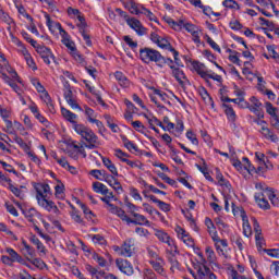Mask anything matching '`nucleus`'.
<instances>
[{"instance_id":"61","label":"nucleus","mask_w":279,"mask_h":279,"mask_svg":"<svg viewBox=\"0 0 279 279\" xmlns=\"http://www.w3.org/2000/svg\"><path fill=\"white\" fill-rule=\"evenodd\" d=\"M242 162H243L242 165L244 167V171L252 173V171L255 170L254 166H252V162H250V159L247 157H243Z\"/></svg>"},{"instance_id":"44","label":"nucleus","mask_w":279,"mask_h":279,"mask_svg":"<svg viewBox=\"0 0 279 279\" xmlns=\"http://www.w3.org/2000/svg\"><path fill=\"white\" fill-rule=\"evenodd\" d=\"M15 8L19 14H21V16H24V19H27L29 23H34V17H32V15L28 14L27 10H25V7H23L21 3H15Z\"/></svg>"},{"instance_id":"10","label":"nucleus","mask_w":279,"mask_h":279,"mask_svg":"<svg viewBox=\"0 0 279 279\" xmlns=\"http://www.w3.org/2000/svg\"><path fill=\"white\" fill-rule=\"evenodd\" d=\"M166 64H168V66L171 69V75L172 77H174L180 86H186V84H189V78H186L184 70L173 65V63L171 62H168Z\"/></svg>"},{"instance_id":"59","label":"nucleus","mask_w":279,"mask_h":279,"mask_svg":"<svg viewBox=\"0 0 279 279\" xmlns=\"http://www.w3.org/2000/svg\"><path fill=\"white\" fill-rule=\"evenodd\" d=\"M93 260L98 263L99 267H106V265H108V262L106 260V258H104L101 255L97 253L93 254Z\"/></svg>"},{"instance_id":"48","label":"nucleus","mask_w":279,"mask_h":279,"mask_svg":"<svg viewBox=\"0 0 279 279\" xmlns=\"http://www.w3.org/2000/svg\"><path fill=\"white\" fill-rule=\"evenodd\" d=\"M153 90H154V95H156L158 97V99H160V101H162L163 104H168V105L171 104L169 101V96L167 95V93L158 90L156 88H153Z\"/></svg>"},{"instance_id":"11","label":"nucleus","mask_w":279,"mask_h":279,"mask_svg":"<svg viewBox=\"0 0 279 279\" xmlns=\"http://www.w3.org/2000/svg\"><path fill=\"white\" fill-rule=\"evenodd\" d=\"M178 255H180V251L178 250V245L171 246L166 250V256L168 262L171 265V271H175V269H180V262H178Z\"/></svg>"},{"instance_id":"32","label":"nucleus","mask_w":279,"mask_h":279,"mask_svg":"<svg viewBox=\"0 0 279 279\" xmlns=\"http://www.w3.org/2000/svg\"><path fill=\"white\" fill-rule=\"evenodd\" d=\"M41 95V99L46 104L49 112H51V114H54L56 112V107L53 106V100H51V96H49V93H47L46 89H44V92H40Z\"/></svg>"},{"instance_id":"40","label":"nucleus","mask_w":279,"mask_h":279,"mask_svg":"<svg viewBox=\"0 0 279 279\" xmlns=\"http://www.w3.org/2000/svg\"><path fill=\"white\" fill-rule=\"evenodd\" d=\"M122 143H123L124 147L129 151H131V154H136V151H138V146H136V144H134V142L130 141L128 137L123 136Z\"/></svg>"},{"instance_id":"18","label":"nucleus","mask_w":279,"mask_h":279,"mask_svg":"<svg viewBox=\"0 0 279 279\" xmlns=\"http://www.w3.org/2000/svg\"><path fill=\"white\" fill-rule=\"evenodd\" d=\"M0 62L3 64H0V66L3 69L4 72H7L13 80H16L17 82H21V77L19 76V73H16V70L11 68L10 63H8V59H5V54L0 51Z\"/></svg>"},{"instance_id":"35","label":"nucleus","mask_w":279,"mask_h":279,"mask_svg":"<svg viewBox=\"0 0 279 279\" xmlns=\"http://www.w3.org/2000/svg\"><path fill=\"white\" fill-rule=\"evenodd\" d=\"M143 117L148 121L149 128H156V125H158V128H161V130L167 131V129H165V124H162L158 118L154 116H147V113H144Z\"/></svg>"},{"instance_id":"25","label":"nucleus","mask_w":279,"mask_h":279,"mask_svg":"<svg viewBox=\"0 0 279 279\" xmlns=\"http://www.w3.org/2000/svg\"><path fill=\"white\" fill-rule=\"evenodd\" d=\"M11 40H12L13 45H16L17 53H21V56H23V58H26L27 56L31 54L29 50H27V48L25 47L23 41H21V39H19L16 36H14V34H11Z\"/></svg>"},{"instance_id":"43","label":"nucleus","mask_w":279,"mask_h":279,"mask_svg":"<svg viewBox=\"0 0 279 279\" xmlns=\"http://www.w3.org/2000/svg\"><path fill=\"white\" fill-rule=\"evenodd\" d=\"M72 129L74 130V132H76L78 134V136H81V138H84L87 130H89L90 128L86 126L85 124L83 123H77L72 126Z\"/></svg>"},{"instance_id":"8","label":"nucleus","mask_w":279,"mask_h":279,"mask_svg":"<svg viewBox=\"0 0 279 279\" xmlns=\"http://www.w3.org/2000/svg\"><path fill=\"white\" fill-rule=\"evenodd\" d=\"M102 195H105V197H100V199L106 204L107 210L111 213V215H117V217H119L123 209L110 203L114 199V194L108 190L107 193Z\"/></svg>"},{"instance_id":"5","label":"nucleus","mask_w":279,"mask_h":279,"mask_svg":"<svg viewBox=\"0 0 279 279\" xmlns=\"http://www.w3.org/2000/svg\"><path fill=\"white\" fill-rule=\"evenodd\" d=\"M113 250L117 252V254H119V256H124V258H132L136 250L134 239H126L121 246H114Z\"/></svg>"},{"instance_id":"23","label":"nucleus","mask_w":279,"mask_h":279,"mask_svg":"<svg viewBox=\"0 0 279 279\" xmlns=\"http://www.w3.org/2000/svg\"><path fill=\"white\" fill-rule=\"evenodd\" d=\"M254 197L257 206H259L263 210H269V208H271V206L269 205V201H267V198L265 197L264 192H256Z\"/></svg>"},{"instance_id":"3","label":"nucleus","mask_w":279,"mask_h":279,"mask_svg":"<svg viewBox=\"0 0 279 279\" xmlns=\"http://www.w3.org/2000/svg\"><path fill=\"white\" fill-rule=\"evenodd\" d=\"M61 38L62 45H64L66 49L70 50L72 57L76 59L77 62H84V58L82 57V54H80L77 48L75 47V41L71 40V35H69L66 31L61 32Z\"/></svg>"},{"instance_id":"31","label":"nucleus","mask_w":279,"mask_h":279,"mask_svg":"<svg viewBox=\"0 0 279 279\" xmlns=\"http://www.w3.org/2000/svg\"><path fill=\"white\" fill-rule=\"evenodd\" d=\"M101 160H102L104 167H106V169H108V171H110L111 175H114V177L119 175V170L117 169V166L114 165V162H112V160H110V158L101 157Z\"/></svg>"},{"instance_id":"16","label":"nucleus","mask_w":279,"mask_h":279,"mask_svg":"<svg viewBox=\"0 0 279 279\" xmlns=\"http://www.w3.org/2000/svg\"><path fill=\"white\" fill-rule=\"evenodd\" d=\"M155 236L160 241V243L168 245L169 248L177 245L175 240H173L165 230L155 229Z\"/></svg>"},{"instance_id":"20","label":"nucleus","mask_w":279,"mask_h":279,"mask_svg":"<svg viewBox=\"0 0 279 279\" xmlns=\"http://www.w3.org/2000/svg\"><path fill=\"white\" fill-rule=\"evenodd\" d=\"M216 252L219 256H222L223 258H228V240L218 238V241H214Z\"/></svg>"},{"instance_id":"60","label":"nucleus","mask_w":279,"mask_h":279,"mask_svg":"<svg viewBox=\"0 0 279 279\" xmlns=\"http://www.w3.org/2000/svg\"><path fill=\"white\" fill-rule=\"evenodd\" d=\"M13 141L21 147V149H24L25 151H29V145L25 143L21 137L17 135L14 136Z\"/></svg>"},{"instance_id":"42","label":"nucleus","mask_w":279,"mask_h":279,"mask_svg":"<svg viewBox=\"0 0 279 279\" xmlns=\"http://www.w3.org/2000/svg\"><path fill=\"white\" fill-rule=\"evenodd\" d=\"M7 254H9V258H11L12 263H23V257L14 251V248L8 247L5 250Z\"/></svg>"},{"instance_id":"26","label":"nucleus","mask_w":279,"mask_h":279,"mask_svg":"<svg viewBox=\"0 0 279 279\" xmlns=\"http://www.w3.org/2000/svg\"><path fill=\"white\" fill-rule=\"evenodd\" d=\"M45 19H46V25L52 34L56 33V29L59 31L60 36H61L62 32H65L64 28H62V24L52 21L51 16H49V14H46Z\"/></svg>"},{"instance_id":"19","label":"nucleus","mask_w":279,"mask_h":279,"mask_svg":"<svg viewBox=\"0 0 279 279\" xmlns=\"http://www.w3.org/2000/svg\"><path fill=\"white\" fill-rule=\"evenodd\" d=\"M116 265L122 274H125V276H132V274H134V267L128 259L118 258L116 259Z\"/></svg>"},{"instance_id":"63","label":"nucleus","mask_w":279,"mask_h":279,"mask_svg":"<svg viewBox=\"0 0 279 279\" xmlns=\"http://www.w3.org/2000/svg\"><path fill=\"white\" fill-rule=\"evenodd\" d=\"M278 109L276 107H274V105L271 102H266V112L268 114H270V117L276 118L278 117V114L276 113Z\"/></svg>"},{"instance_id":"53","label":"nucleus","mask_w":279,"mask_h":279,"mask_svg":"<svg viewBox=\"0 0 279 279\" xmlns=\"http://www.w3.org/2000/svg\"><path fill=\"white\" fill-rule=\"evenodd\" d=\"M114 156H116V158L121 160V162H126L130 158V155L128 153H124L120 148L114 150Z\"/></svg>"},{"instance_id":"24","label":"nucleus","mask_w":279,"mask_h":279,"mask_svg":"<svg viewBox=\"0 0 279 279\" xmlns=\"http://www.w3.org/2000/svg\"><path fill=\"white\" fill-rule=\"evenodd\" d=\"M105 182H107V184H109V186H111L112 190L116 191L117 193H123V186L121 185V182H119V180H117V178L113 174L106 175Z\"/></svg>"},{"instance_id":"38","label":"nucleus","mask_w":279,"mask_h":279,"mask_svg":"<svg viewBox=\"0 0 279 279\" xmlns=\"http://www.w3.org/2000/svg\"><path fill=\"white\" fill-rule=\"evenodd\" d=\"M206 260L209 265H217V254H215V250L210 246L205 247Z\"/></svg>"},{"instance_id":"45","label":"nucleus","mask_w":279,"mask_h":279,"mask_svg":"<svg viewBox=\"0 0 279 279\" xmlns=\"http://www.w3.org/2000/svg\"><path fill=\"white\" fill-rule=\"evenodd\" d=\"M93 189L95 193H100V195H107L108 193V186H106L104 183L95 182L93 183Z\"/></svg>"},{"instance_id":"46","label":"nucleus","mask_w":279,"mask_h":279,"mask_svg":"<svg viewBox=\"0 0 279 279\" xmlns=\"http://www.w3.org/2000/svg\"><path fill=\"white\" fill-rule=\"evenodd\" d=\"M243 221V234L244 236H246L247 239H250V236H252V226H250V220L247 219V217H243L242 219Z\"/></svg>"},{"instance_id":"64","label":"nucleus","mask_w":279,"mask_h":279,"mask_svg":"<svg viewBox=\"0 0 279 279\" xmlns=\"http://www.w3.org/2000/svg\"><path fill=\"white\" fill-rule=\"evenodd\" d=\"M156 272L151 269H144L143 271V279H157Z\"/></svg>"},{"instance_id":"41","label":"nucleus","mask_w":279,"mask_h":279,"mask_svg":"<svg viewBox=\"0 0 279 279\" xmlns=\"http://www.w3.org/2000/svg\"><path fill=\"white\" fill-rule=\"evenodd\" d=\"M54 197H57V199H64V197H66V194H64V183L59 181L54 186Z\"/></svg>"},{"instance_id":"39","label":"nucleus","mask_w":279,"mask_h":279,"mask_svg":"<svg viewBox=\"0 0 279 279\" xmlns=\"http://www.w3.org/2000/svg\"><path fill=\"white\" fill-rule=\"evenodd\" d=\"M222 107L225 108V113L227 114L228 121L234 123V121H236V112L234 109L226 104H223Z\"/></svg>"},{"instance_id":"30","label":"nucleus","mask_w":279,"mask_h":279,"mask_svg":"<svg viewBox=\"0 0 279 279\" xmlns=\"http://www.w3.org/2000/svg\"><path fill=\"white\" fill-rule=\"evenodd\" d=\"M0 19H1L2 23H5L7 29L11 35L13 27H16V23L14 22V20L12 17H10V15L8 13H5V11H0Z\"/></svg>"},{"instance_id":"36","label":"nucleus","mask_w":279,"mask_h":279,"mask_svg":"<svg viewBox=\"0 0 279 279\" xmlns=\"http://www.w3.org/2000/svg\"><path fill=\"white\" fill-rule=\"evenodd\" d=\"M114 77H116L118 84L120 86H122V88H129L130 80H128V76H125V74H123V72L117 71L114 73Z\"/></svg>"},{"instance_id":"12","label":"nucleus","mask_w":279,"mask_h":279,"mask_svg":"<svg viewBox=\"0 0 279 279\" xmlns=\"http://www.w3.org/2000/svg\"><path fill=\"white\" fill-rule=\"evenodd\" d=\"M126 24L135 32V34H137V36H147V28L143 26V23H141L138 19L129 17Z\"/></svg>"},{"instance_id":"6","label":"nucleus","mask_w":279,"mask_h":279,"mask_svg":"<svg viewBox=\"0 0 279 279\" xmlns=\"http://www.w3.org/2000/svg\"><path fill=\"white\" fill-rule=\"evenodd\" d=\"M118 217L128 225L134 223V226H149V220H147V217L138 213L133 214L134 219H132L128 216V214H125V210L122 209V213Z\"/></svg>"},{"instance_id":"17","label":"nucleus","mask_w":279,"mask_h":279,"mask_svg":"<svg viewBox=\"0 0 279 279\" xmlns=\"http://www.w3.org/2000/svg\"><path fill=\"white\" fill-rule=\"evenodd\" d=\"M192 68L193 70L204 80L205 82H208V73H211V70H208L206 68V64L199 62V61H192Z\"/></svg>"},{"instance_id":"62","label":"nucleus","mask_w":279,"mask_h":279,"mask_svg":"<svg viewBox=\"0 0 279 279\" xmlns=\"http://www.w3.org/2000/svg\"><path fill=\"white\" fill-rule=\"evenodd\" d=\"M125 163H126L128 167H130L131 169H143V162H141L140 160H130V159H126Z\"/></svg>"},{"instance_id":"2","label":"nucleus","mask_w":279,"mask_h":279,"mask_svg":"<svg viewBox=\"0 0 279 279\" xmlns=\"http://www.w3.org/2000/svg\"><path fill=\"white\" fill-rule=\"evenodd\" d=\"M140 59L142 60V62H144V64L155 62V64H157L159 69H163L165 64H168V62H170V64H173V60L171 58H165L160 53V51L149 47L140 49Z\"/></svg>"},{"instance_id":"21","label":"nucleus","mask_w":279,"mask_h":279,"mask_svg":"<svg viewBox=\"0 0 279 279\" xmlns=\"http://www.w3.org/2000/svg\"><path fill=\"white\" fill-rule=\"evenodd\" d=\"M23 215L25 216V218L27 219V221H29L31 223H33V226H35L36 230H40L36 223H38V218L40 217V214L37 213L36 209L34 208H29L23 211Z\"/></svg>"},{"instance_id":"57","label":"nucleus","mask_w":279,"mask_h":279,"mask_svg":"<svg viewBox=\"0 0 279 279\" xmlns=\"http://www.w3.org/2000/svg\"><path fill=\"white\" fill-rule=\"evenodd\" d=\"M232 213L234 217H241L242 219L243 217H247V215H245V210H243V207H238L234 205V203H232Z\"/></svg>"},{"instance_id":"58","label":"nucleus","mask_w":279,"mask_h":279,"mask_svg":"<svg viewBox=\"0 0 279 279\" xmlns=\"http://www.w3.org/2000/svg\"><path fill=\"white\" fill-rule=\"evenodd\" d=\"M255 242H256L257 250L260 252V250H263V247H265V245H266L265 238L263 236V233L255 234Z\"/></svg>"},{"instance_id":"15","label":"nucleus","mask_w":279,"mask_h":279,"mask_svg":"<svg viewBox=\"0 0 279 279\" xmlns=\"http://www.w3.org/2000/svg\"><path fill=\"white\" fill-rule=\"evenodd\" d=\"M35 48L37 53L44 60L45 64H51V60L56 62V56H53V52L51 51V49H49L46 46H37Z\"/></svg>"},{"instance_id":"55","label":"nucleus","mask_w":279,"mask_h":279,"mask_svg":"<svg viewBox=\"0 0 279 279\" xmlns=\"http://www.w3.org/2000/svg\"><path fill=\"white\" fill-rule=\"evenodd\" d=\"M146 252L149 258H153V260H158V258H161L160 256H158V248L156 246H148L146 248Z\"/></svg>"},{"instance_id":"56","label":"nucleus","mask_w":279,"mask_h":279,"mask_svg":"<svg viewBox=\"0 0 279 279\" xmlns=\"http://www.w3.org/2000/svg\"><path fill=\"white\" fill-rule=\"evenodd\" d=\"M222 5L229 8V10H241V5L234 0H225Z\"/></svg>"},{"instance_id":"1","label":"nucleus","mask_w":279,"mask_h":279,"mask_svg":"<svg viewBox=\"0 0 279 279\" xmlns=\"http://www.w3.org/2000/svg\"><path fill=\"white\" fill-rule=\"evenodd\" d=\"M36 191V199L38 206L47 210L48 213H53L54 215H60V209L53 201L49 199L51 195V186L47 183H34L33 184Z\"/></svg>"},{"instance_id":"34","label":"nucleus","mask_w":279,"mask_h":279,"mask_svg":"<svg viewBox=\"0 0 279 279\" xmlns=\"http://www.w3.org/2000/svg\"><path fill=\"white\" fill-rule=\"evenodd\" d=\"M266 49H267L268 53H265L264 58H266V60L271 59L276 62H279V53H278V51H276V46L269 45V46H266Z\"/></svg>"},{"instance_id":"29","label":"nucleus","mask_w":279,"mask_h":279,"mask_svg":"<svg viewBox=\"0 0 279 279\" xmlns=\"http://www.w3.org/2000/svg\"><path fill=\"white\" fill-rule=\"evenodd\" d=\"M61 114L65 121L72 124V128L77 124V114L73 113V111L61 107Z\"/></svg>"},{"instance_id":"28","label":"nucleus","mask_w":279,"mask_h":279,"mask_svg":"<svg viewBox=\"0 0 279 279\" xmlns=\"http://www.w3.org/2000/svg\"><path fill=\"white\" fill-rule=\"evenodd\" d=\"M149 264L151 265L154 271L159 274V276H165V259L162 257L158 259H150Z\"/></svg>"},{"instance_id":"37","label":"nucleus","mask_w":279,"mask_h":279,"mask_svg":"<svg viewBox=\"0 0 279 279\" xmlns=\"http://www.w3.org/2000/svg\"><path fill=\"white\" fill-rule=\"evenodd\" d=\"M125 8L126 10H129V12H131V14H135L136 16L141 14L140 4L136 3L134 0H128L125 3Z\"/></svg>"},{"instance_id":"27","label":"nucleus","mask_w":279,"mask_h":279,"mask_svg":"<svg viewBox=\"0 0 279 279\" xmlns=\"http://www.w3.org/2000/svg\"><path fill=\"white\" fill-rule=\"evenodd\" d=\"M259 134H262L263 138H266V141H270L271 143H278L279 141L278 135L267 126L260 128Z\"/></svg>"},{"instance_id":"33","label":"nucleus","mask_w":279,"mask_h":279,"mask_svg":"<svg viewBox=\"0 0 279 279\" xmlns=\"http://www.w3.org/2000/svg\"><path fill=\"white\" fill-rule=\"evenodd\" d=\"M166 23H168V25H170V27H172V29H174V32H180L184 28V20H179L178 22H175V20L171 19V17H165Z\"/></svg>"},{"instance_id":"14","label":"nucleus","mask_w":279,"mask_h":279,"mask_svg":"<svg viewBox=\"0 0 279 279\" xmlns=\"http://www.w3.org/2000/svg\"><path fill=\"white\" fill-rule=\"evenodd\" d=\"M76 26L78 27V32L83 36L87 47H92L93 41L90 40V35L88 34V25L86 24V19L84 16H78V23Z\"/></svg>"},{"instance_id":"50","label":"nucleus","mask_w":279,"mask_h":279,"mask_svg":"<svg viewBox=\"0 0 279 279\" xmlns=\"http://www.w3.org/2000/svg\"><path fill=\"white\" fill-rule=\"evenodd\" d=\"M85 269H86V271H88V274H90L92 277H93V276H97V274H98L101 278H104V276H106V271H104V270H98L97 268H95V267H93V266H90V265H86V266H85Z\"/></svg>"},{"instance_id":"7","label":"nucleus","mask_w":279,"mask_h":279,"mask_svg":"<svg viewBox=\"0 0 279 279\" xmlns=\"http://www.w3.org/2000/svg\"><path fill=\"white\" fill-rule=\"evenodd\" d=\"M82 140L85 141V147L87 149H99V147H101V141H99V136H97L95 131L92 129L87 130L85 136H83Z\"/></svg>"},{"instance_id":"13","label":"nucleus","mask_w":279,"mask_h":279,"mask_svg":"<svg viewBox=\"0 0 279 279\" xmlns=\"http://www.w3.org/2000/svg\"><path fill=\"white\" fill-rule=\"evenodd\" d=\"M248 110L256 114L258 119H264L265 114H263V102L256 96H252L248 102Z\"/></svg>"},{"instance_id":"4","label":"nucleus","mask_w":279,"mask_h":279,"mask_svg":"<svg viewBox=\"0 0 279 279\" xmlns=\"http://www.w3.org/2000/svg\"><path fill=\"white\" fill-rule=\"evenodd\" d=\"M197 256H198V263L196 265H194V269H196V271H197V277H195V278L196 279H208V277L213 272L210 270V268H208V266H206L208 260H206V257H204V253H202V252H198Z\"/></svg>"},{"instance_id":"9","label":"nucleus","mask_w":279,"mask_h":279,"mask_svg":"<svg viewBox=\"0 0 279 279\" xmlns=\"http://www.w3.org/2000/svg\"><path fill=\"white\" fill-rule=\"evenodd\" d=\"M0 77H2L3 82H5V84L10 85L11 88L14 90V93H16V95L21 96L23 95V89L21 87H19V85H16V82L17 84H23V81H17V80H14L12 77V75H8V72H4L3 71V68L0 66Z\"/></svg>"},{"instance_id":"54","label":"nucleus","mask_w":279,"mask_h":279,"mask_svg":"<svg viewBox=\"0 0 279 279\" xmlns=\"http://www.w3.org/2000/svg\"><path fill=\"white\" fill-rule=\"evenodd\" d=\"M124 43L132 49V51H136L138 49V43L132 39L130 36L123 37Z\"/></svg>"},{"instance_id":"52","label":"nucleus","mask_w":279,"mask_h":279,"mask_svg":"<svg viewBox=\"0 0 279 279\" xmlns=\"http://www.w3.org/2000/svg\"><path fill=\"white\" fill-rule=\"evenodd\" d=\"M9 190L11 191V193H13V195H15V197H19V199H25V194L23 193V191L14 186V184H9Z\"/></svg>"},{"instance_id":"47","label":"nucleus","mask_w":279,"mask_h":279,"mask_svg":"<svg viewBox=\"0 0 279 279\" xmlns=\"http://www.w3.org/2000/svg\"><path fill=\"white\" fill-rule=\"evenodd\" d=\"M85 116L89 123H93L97 119V113L88 106H84Z\"/></svg>"},{"instance_id":"51","label":"nucleus","mask_w":279,"mask_h":279,"mask_svg":"<svg viewBox=\"0 0 279 279\" xmlns=\"http://www.w3.org/2000/svg\"><path fill=\"white\" fill-rule=\"evenodd\" d=\"M89 175H93L96 180H106V170H90Z\"/></svg>"},{"instance_id":"49","label":"nucleus","mask_w":279,"mask_h":279,"mask_svg":"<svg viewBox=\"0 0 279 279\" xmlns=\"http://www.w3.org/2000/svg\"><path fill=\"white\" fill-rule=\"evenodd\" d=\"M158 47H160V49H168V51H171V49H175L173 48V46L169 43V40H167L166 38L159 37L158 43L156 44Z\"/></svg>"},{"instance_id":"22","label":"nucleus","mask_w":279,"mask_h":279,"mask_svg":"<svg viewBox=\"0 0 279 279\" xmlns=\"http://www.w3.org/2000/svg\"><path fill=\"white\" fill-rule=\"evenodd\" d=\"M205 226L207 228L209 236L211 238V241H219V234L217 233V228L215 227V222H213V219L206 217Z\"/></svg>"}]
</instances>
